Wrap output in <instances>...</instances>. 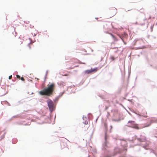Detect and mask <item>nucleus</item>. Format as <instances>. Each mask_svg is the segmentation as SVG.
<instances>
[{
  "label": "nucleus",
  "mask_w": 157,
  "mask_h": 157,
  "mask_svg": "<svg viewBox=\"0 0 157 157\" xmlns=\"http://www.w3.org/2000/svg\"><path fill=\"white\" fill-rule=\"evenodd\" d=\"M48 72V70H47L44 76V82L42 84L41 88L43 89L40 91V95L43 96L42 98L45 99H47L48 96L53 94L55 87L54 83H52L50 85H48L47 88H44L45 82L46 80Z\"/></svg>",
  "instance_id": "f257e3e1"
},
{
  "label": "nucleus",
  "mask_w": 157,
  "mask_h": 157,
  "mask_svg": "<svg viewBox=\"0 0 157 157\" xmlns=\"http://www.w3.org/2000/svg\"><path fill=\"white\" fill-rule=\"evenodd\" d=\"M47 102L50 113L48 116L44 118V120L42 123H50L51 122V113L54 111L56 108L55 105H54L53 101L51 99L48 98Z\"/></svg>",
  "instance_id": "f03ea898"
},
{
  "label": "nucleus",
  "mask_w": 157,
  "mask_h": 157,
  "mask_svg": "<svg viewBox=\"0 0 157 157\" xmlns=\"http://www.w3.org/2000/svg\"><path fill=\"white\" fill-rule=\"evenodd\" d=\"M130 141H134L136 140L138 143V145H140L141 142H144L146 140V137L143 135H135L132 137V139L129 138Z\"/></svg>",
  "instance_id": "7ed1b4c3"
},
{
  "label": "nucleus",
  "mask_w": 157,
  "mask_h": 157,
  "mask_svg": "<svg viewBox=\"0 0 157 157\" xmlns=\"http://www.w3.org/2000/svg\"><path fill=\"white\" fill-rule=\"evenodd\" d=\"M108 138V136L106 134H105V142L103 144V148H102V150L105 149L106 148V147H107V143H108L107 141V139Z\"/></svg>",
  "instance_id": "20e7f679"
},
{
  "label": "nucleus",
  "mask_w": 157,
  "mask_h": 157,
  "mask_svg": "<svg viewBox=\"0 0 157 157\" xmlns=\"http://www.w3.org/2000/svg\"><path fill=\"white\" fill-rule=\"evenodd\" d=\"M5 89L2 88L0 89V96H2L7 94L8 92V90L6 92H5Z\"/></svg>",
  "instance_id": "39448f33"
},
{
  "label": "nucleus",
  "mask_w": 157,
  "mask_h": 157,
  "mask_svg": "<svg viewBox=\"0 0 157 157\" xmlns=\"http://www.w3.org/2000/svg\"><path fill=\"white\" fill-rule=\"evenodd\" d=\"M122 150L121 149L117 148H115L114 150V153L112 156H114L118 154H120L122 153Z\"/></svg>",
  "instance_id": "423d86ee"
},
{
  "label": "nucleus",
  "mask_w": 157,
  "mask_h": 157,
  "mask_svg": "<svg viewBox=\"0 0 157 157\" xmlns=\"http://www.w3.org/2000/svg\"><path fill=\"white\" fill-rule=\"evenodd\" d=\"M134 121H129L128 122V123H131L132 124V126H130V127H132L133 128H135V129H139V128L138 127L137 125H134Z\"/></svg>",
  "instance_id": "0eeeda50"
},
{
  "label": "nucleus",
  "mask_w": 157,
  "mask_h": 157,
  "mask_svg": "<svg viewBox=\"0 0 157 157\" xmlns=\"http://www.w3.org/2000/svg\"><path fill=\"white\" fill-rule=\"evenodd\" d=\"M58 84L61 87H63V86H65V83L63 81L60 82H58Z\"/></svg>",
  "instance_id": "6e6552de"
},
{
  "label": "nucleus",
  "mask_w": 157,
  "mask_h": 157,
  "mask_svg": "<svg viewBox=\"0 0 157 157\" xmlns=\"http://www.w3.org/2000/svg\"><path fill=\"white\" fill-rule=\"evenodd\" d=\"M59 98H60L58 96L56 97L55 99H54L53 100V101L54 103H57Z\"/></svg>",
  "instance_id": "1a4fd4ad"
},
{
  "label": "nucleus",
  "mask_w": 157,
  "mask_h": 157,
  "mask_svg": "<svg viewBox=\"0 0 157 157\" xmlns=\"http://www.w3.org/2000/svg\"><path fill=\"white\" fill-rule=\"evenodd\" d=\"M150 153L151 154L154 155L156 157H157V154L156 152L154 150H151Z\"/></svg>",
  "instance_id": "9d476101"
},
{
  "label": "nucleus",
  "mask_w": 157,
  "mask_h": 157,
  "mask_svg": "<svg viewBox=\"0 0 157 157\" xmlns=\"http://www.w3.org/2000/svg\"><path fill=\"white\" fill-rule=\"evenodd\" d=\"M109 34L112 36V38H113L114 40V41H117L118 40L117 38L113 34L111 33H109Z\"/></svg>",
  "instance_id": "9b49d317"
},
{
  "label": "nucleus",
  "mask_w": 157,
  "mask_h": 157,
  "mask_svg": "<svg viewBox=\"0 0 157 157\" xmlns=\"http://www.w3.org/2000/svg\"><path fill=\"white\" fill-rule=\"evenodd\" d=\"M85 72L86 73H87V74H90V73H91L92 72V70L91 69L90 70H87L85 71Z\"/></svg>",
  "instance_id": "f8f14e48"
},
{
  "label": "nucleus",
  "mask_w": 157,
  "mask_h": 157,
  "mask_svg": "<svg viewBox=\"0 0 157 157\" xmlns=\"http://www.w3.org/2000/svg\"><path fill=\"white\" fill-rule=\"evenodd\" d=\"M91 69L92 70V72H95L97 71L98 70V68L97 67H95L94 68H91Z\"/></svg>",
  "instance_id": "ddd939ff"
},
{
  "label": "nucleus",
  "mask_w": 157,
  "mask_h": 157,
  "mask_svg": "<svg viewBox=\"0 0 157 157\" xmlns=\"http://www.w3.org/2000/svg\"><path fill=\"white\" fill-rule=\"evenodd\" d=\"M17 142V140L16 138L13 139L12 140V143L13 144H15Z\"/></svg>",
  "instance_id": "4468645a"
},
{
  "label": "nucleus",
  "mask_w": 157,
  "mask_h": 157,
  "mask_svg": "<svg viewBox=\"0 0 157 157\" xmlns=\"http://www.w3.org/2000/svg\"><path fill=\"white\" fill-rule=\"evenodd\" d=\"M64 93L65 91H64L63 92L60 93L58 96L60 98Z\"/></svg>",
  "instance_id": "2eb2a0df"
},
{
  "label": "nucleus",
  "mask_w": 157,
  "mask_h": 157,
  "mask_svg": "<svg viewBox=\"0 0 157 157\" xmlns=\"http://www.w3.org/2000/svg\"><path fill=\"white\" fill-rule=\"evenodd\" d=\"M146 144L145 145H143V147L145 149H147V148H146V147L149 145V144L147 143H146Z\"/></svg>",
  "instance_id": "dca6fc26"
},
{
  "label": "nucleus",
  "mask_w": 157,
  "mask_h": 157,
  "mask_svg": "<svg viewBox=\"0 0 157 157\" xmlns=\"http://www.w3.org/2000/svg\"><path fill=\"white\" fill-rule=\"evenodd\" d=\"M23 103H24V102L22 101V100H21L19 101H18V105H19L20 104H22Z\"/></svg>",
  "instance_id": "f3484780"
},
{
  "label": "nucleus",
  "mask_w": 157,
  "mask_h": 157,
  "mask_svg": "<svg viewBox=\"0 0 157 157\" xmlns=\"http://www.w3.org/2000/svg\"><path fill=\"white\" fill-rule=\"evenodd\" d=\"M112 121H113L119 122L121 121V119H112Z\"/></svg>",
  "instance_id": "a211bd4d"
},
{
  "label": "nucleus",
  "mask_w": 157,
  "mask_h": 157,
  "mask_svg": "<svg viewBox=\"0 0 157 157\" xmlns=\"http://www.w3.org/2000/svg\"><path fill=\"white\" fill-rule=\"evenodd\" d=\"M152 122H153V121H151V122L149 123L148 124H147V125H145V127H147L151 125V123Z\"/></svg>",
  "instance_id": "6ab92c4d"
},
{
  "label": "nucleus",
  "mask_w": 157,
  "mask_h": 157,
  "mask_svg": "<svg viewBox=\"0 0 157 157\" xmlns=\"http://www.w3.org/2000/svg\"><path fill=\"white\" fill-rule=\"evenodd\" d=\"M118 35L119 36V37L121 38V39L122 40V41L124 42V44H126V43H125L124 42V40H123V38L121 37V36L120 35Z\"/></svg>",
  "instance_id": "aec40b11"
},
{
  "label": "nucleus",
  "mask_w": 157,
  "mask_h": 157,
  "mask_svg": "<svg viewBox=\"0 0 157 157\" xmlns=\"http://www.w3.org/2000/svg\"><path fill=\"white\" fill-rule=\"evenodd\" d=\"M78 61L79 63H80V64H85V63H82L81 61H79V60Z\"/></svg>",
  "instance_id": "412c9836"
},
{
  "label": "nucleus",
  "mask_w": 157,
  "mask_h": 157,
  "mask_svg": "<svg viewBox=\"0 0 157 157\" xmlns=\"http://www.w3.org/2000/svg\"><path fill=\"white\" fill-rule=\"evenodd\" d=\"M85 124H88V121H85L83 123Z\"/></svg>",
  "instance_id": "4be33fe9"
},
{
  "label": "nucleus",
  "mask_w": 157,
  "mask_h": 157,
  "mask_svg": "<svg viewBox=\"0 0 157 157\" xmlns=\"http://www.w3.org/2000/svg\"><path fill=\"white\" fill-rule=\"evenodd\" d=\"M5 102H6L8 104L9 106H10V104L7 101H6Z\"/></svg>",
  "instance_id": "5701e85b"
},
{
  "label": "nucleus",
  "mask_w": 157,
  "mask_h": 157,
  "mask_svg": "<svg viewBox=\"0 0 157 157\" xmlns=\"http://www.w3.org/2000/svg\"><path fill=\"white\" fill-rule=\"evenodd\" d=\"M16 77H17V78H19L20 77V76L18 75H16Z\"/></svg>",
  "instance_id": "b1692460"
},
{
  "label": "nucleus",
  "mask_w": 157,
  "mask_h": 157,
  "mask_svg": "<svg viewBox=\"0 0 157 157\" xmlns=\"http://www.w3.org/2000/svg\"><path fill=\"white\" fill-rule=\"evenodd\" d=\"M12 77V75H10V76H9V79H11Z\"/></svg>",
  "instance_id": "393cba45"
},
{
  "label": "nucleus",
  "mask_w": 157,
  "mask_h": 157,
  "mask_svg": "<svg viewBox=\"0 0 157 157\" xmlns=\"http://www.w3.org/2000/svg\"><path fill=\"white\" fill-rule=\"evenodd\" d=\"M1 139H3L4 137V135L2 136L1 137Z\"/></svg>",
  "instance_id": "a878e982"
},
{
  "label": "nucleus",
  "mask_w": 157,
  "mask_h": 157,
  "mask_svg": "<svg viewBox=\"0 0 157 157\" xmlns=\"http://www.w3.org/2000/svg\"><path fill=\"white\" fill-rule=\"evenodd\" d=\"M122 141L124 142V144H125L126 143V142L125 140H122Z\"/></svg>",
  "instance_id": "bb28decb"
},
{
  "label": "nucleus",
  "mask_w": 157,
  "mask_h": 157,
  "mask_svg": "<svg viewBox=\"0 0 157 157\" xmlns=\"http://www.w3.org/2000/svg\"><path fill=\"white\" fill-rule=\"evenodd\" d=\"M110 132H111V129L113 128V126L112 125H110Z\"/></svg>",
  "instance_id": "cd10ccee"
},
{
  "label": "nucleus",
  "mask_w": 157,
  "mask_h": 157,
  "mask_svg": "<svg viewBox=\"0 0 157 157\" xmlns=\"http://www.w3.org/2000/svg\"><path fill=\"white\" fill-rule=\"evenodd\" d=\"M108 106H106L105 109V110H107L108 109Z\"/></svg>",
  "instance_id": "c85d7f7f"
},
{
  "label": "nucleus",
  "mask_w": 157,
  "mask_h": 157,
  "mask_svg": "<svg viewBox=\"0 0 157 157\" xmlns=\"http://www.w3.org/2000/svg\"><path fill=\"white\" fill-rule=\"evenodd\" d=\"M84 118L86 119V117H84V116H83V118H82L84 120Z\"/></svg>",
  "instance_id": "c756f323"
},
{
  "label": "nucleus",
  "mask_w": 157,
  "mask_h": 157,
  "mask_svg": "<svg viewBox=\"0 0 157 157\" xmlns=\"http://www.w3.org/2000/svg\"><path fill=\"white\" fill-rule=\"evenodd\" d=\"M105 128H107V125L105 124Z\"/></svg>",
  "instance_id": "7c9ffc66"
},
{
  "label": "nucleus",
  "mask_w": 157,
  "mask_h": 157,
  "mask_svg": "<svg viewBox=\"0 0 157 157\" xmlns=\"http://www.w3.org/2000/svg\"><path fill=\"white\" fill-rule=\"evenodd\" d=\"M21 79L22 80V81H24V79L23 78H22Z\"/></svg>",
  "instance_id": "2f4dec72"
},
{
  "label": "nucleus",
  "mask_w": 157,
  "mask_h": 157,
  "mask_svg": "<svg viewBox=\"0 0 157 157\" xmlns=\"http://www.w3.org/2000/svg\"><path fill=\"white\" fill-rule=\"evenodd\" d=\"M125 69L124 68V74H125Z\"/></svg>",
  "instance_id": "473e14b6"
},
{
  "label": "nucleus",
  "mask_w": 157,
  "mask_h": 157,
  "mask_svg": "<svg viewBox=\"0 0 157 157\" xmlns=\"http://www.w3.org/2000/svg\"><path fill=\"white\" fill-rule=\"evenodd\" d=\"M121 72L122 74V75H123V73H122V71L121 70Z\"/></svg>",
  "instance_id": "72a5a7b5"
},
{
  "label": "nucleus",
  "mask_w": 157,
  "mask_h": 157,
  "mask_svg": "<svg viewBox=\"0 0 157 157\" xmlns=\"http://www.w3.org/2000/svg\"><path fill=\"white\" fill-rule=\"evenodd\" d=\"M144 117H147V116H144Z\"/></svg>",
  "instance_id": "f704fd0d"
},
{
  "label": "nucleus",
  "mask_w": 157,
  "mask_h": 157,
  "mask_svg": "<svg viewBox=\"0 0 157 157\" xmlns=\"http://www.w3.org/2000/svg\"><path fill=\"white\" fill-rule=\"evenodd\" d=\"M89 114H90V115H91V113H89L88 114V115H89Z\"/></svg>",
  "instance_id": "c9c22d12"
},
{
  "label": "nucleus",
  "mask_w": 157,
  "mask_h": 157,
  "mask_svg": "<svg viewBox=\"0 0 157 157\" xmlns=\"http://www.w3.org/2000/svg\"><path fill=\"white\" fill-rule=\"evenodd\" d=\"M144 24H145V23H143V24H142V25H144Z\"/></svg>",
  "instance_id": "e433bc0d"
},
{
  "label": "nucleus",
  "mask_w": 157,
  "mask_h": 157,
  "mask_svg": "<svg viewBox=\"0 0 157 157\" xmlns=\"http://www.w3.org/2000/svg\"><path fill=\"white\" fill-rule=\"evenodd\" d=\"M56 115H55V118H54V119H55V118H56Z\"/></svg>",
  "instance_id": "4c0bfd02"
},
{
  "label": "nucleus",
  "mask_w": 157,
  "mask_h": 157,
  "mask_svg": "<svg viewBox=\"0 0 157 157\" xmlns=\"http://www.w3.org/2000/svg\"><path fill=\"white\" fill-rule=\"evenodd\" d=\"M119 157H123V156H120Z\"/></svg>",
  "instance_id": "58836bf2"
},
{
  "label": "nucleus",
  "mask_w": 157,
  "mask_h": 157,
  "mask_svg": "<svg viewBox=\"0 0 157 157\" xmlns=\"http://www.w3.org/2000/svg\"><path fill=\"white\" fill-rule=\"evenodd\" d=\"M33 94V92H32V93H31V94Z\"/></svg>",
  "instance_id": "ea45409f"
},
{
  "label": "nucleus",
  "mask_w": 157,
  "mask_h": 157,
  "mask_svg": "<svg viewBox=\"0 0 157 157\" xmlns=\"http://www.w3.org/2000/svg\"><path fill=\"white\" fill-rule=\"evenodd\" d=\"M97 120H98V118L96 119V121H97Z\"/></svg>",
  "instance_id": "a19ab883"
},
{
  "label": "nucleus",
  "mask_w": 157,
  "mask_h": 157,
  "mask_svg": "<svg viewBox=\"0 0 157 157\" xmlns=\"http://www.w3.org/2000/svg\"><path fill=\"white\" fill-rule=\"evenodd\" d=\"M29 48H30V46L29 45Z\"/></svg>",
  "instance_id": "79ce46f5"
},
{
  "label": "nucleus",
  "mask_w": 157,
  "mask_h": 157,
  "mask_svg": "<svg viewBox=\"0 0 157 157\" xmlns=\"http://www.w3.org/2000/svg\"><path fill=\"white\" fill-rule=\"evenodd\" d=\"M151 18V17H150L149 18V19H150Z\"/></svg>",
  "instance_id": "37998d69"
},
{
  "label": "nucleus",
  "mask_w": 157,
  "mask_h": 157,
  "mask_svg": "<svg viewBox=\"0 0 157 157\" xmlns=\"http://www.w3.org/2000/svg\"><path fill=\"white\" fill-rule=\"evenodd\" d=\"M128 113H129V114H130V113H129L128 112Z\"/></svg>",
  "instance_id": "c03bdc74"
},
{
  "label": "nucleus",
  "mask_w": 157,
  "mask_h": 157,
  "mask_svg": "<svg viewBox=\"0 0 157 157\" xmlns=\"http://www.w3.org/2000/svg\"><path fill=\"white\" fill-rule=\"evenodd\" d=\"M28 94H29V92H28L27 93Z\"/></svg>",
  "instance_id": "a18cd8bd"
},
{
  "label": "nucleus",
  "mask_w": 157,
  "mask_h": 157,
  "mask_svg": "<svg viewBox=\"0 0 157 157\" xmlns=\"http://www.w3.org/2000/svg\"><path fill=\"white\" fill-rule=\"evenodd\" d=\"M11 119H12V118H11L10 120H11Z\"/></svg>",
  "instance_id": "49530a36"
}]
</instances>
